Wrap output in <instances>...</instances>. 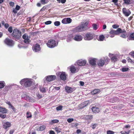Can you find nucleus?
I'll list each match as a JSON object with an SVG mask.
<instances>
[{"mask_svg":"<svg viewBox=\"0 0 134 134\" xmlns=\"http://www.w3.org/2000/svg\"><path fill=\"white\" fill-rule=\"evenodd\" d=\"M32 49L35 52H38L40 51L41 48L39 45L36 44L32 47Z\"/></svg>","mask_w":134,"mask_h":134,"instance_id":"nucleus-10","label":"nucleus"},{"mask_svg":"<svg viewBox=\"0 0 134 134\" xmlns=\"http://www.w3.org/2000/svg\"><path fill=\"white\" fill-rule=\"evenodd\" d=\"M13 12L14 13H16L17 12V10L16 9H14L13 10Z\"/></svg>","mask_w":134,"mask_h":134,"instance_id":"nucleus-60","label":"nucleus"},{"mask_svg":"<svg viewBox=\"0 0 134 134\" xmlns=\"http://www.w3.org/2000/svg\"><path fill=\"white\" fill-rule=\"evenodd\" d=\"M84 29V23H82L79 26L74 28L73 31L74 32H81L83 31Z\"/></svg>","mask_w":134,"mask_h":134,"instance_id":"nucleus-5","label":"nucleus"},{"mask_svg":"<svg viewBox=\"0 0 134 134\" xmlns=\"http://www.w3.org/2000/svg\"><path fill=\"white\" fill-rule=\"evenodd\" d=\"M117 56L114 55L111 58L112 61L113 62H115L117 60Z\"/></svg>","mask_w":134,"mask_h":134,"instance_id":"nucleus-27","label":"nucleus"},{"mask_svg":"<svg viewBox=\"0 0 134 134\" xmlns=\"http://www.w3.org/2000/svg\"><path fill=\"white\" fill-rule=\"evenodd\" d=\"M26 114L27 115V118H28L31 117V113L30 112H27L26 113Z\"/></svg>","mask_w":134,"mask_h":134,"instance_id":"nucleus-41","label":"nucleus"},{"mask_svg":"<svg viewBox=\"0 0 134 134\" xmlns=\"http://www.w3.org/2000/svg\"><path fill=\"white\" fill-rule=\"evenodd\" d=\"M14 130H11L10 132V134H12L14 132Z\"/></svg>","mask_w":134,"mask_h":134,"instance_id":"nucleus-64","label":"nucleus"},{"mask_svg":"<svg viewBox=\"0 0 134 134\" xmlns=\"http://www.w3.org/2000/svg\"><path fill=\"white\" fill-rule=\"evenodd\" d=\"M54 24L55 26H58L60 24V23L59 21H56L54 23Z\"/></svg>","mask_w":134,"mask_h":134,"instance_id":"nucleus-36","label":"nucleus"},{"mask_svg":"<svg viewBox=\"0 0 134 134\" xmlns=\"http://www.w3.org/2000/svg\"><path fill=\"white\" fill-rule=\"evenodd\" d=\"M74 37L72 34H70L68 36L66 39V41L68 42H69L71 41L72 40L74 39Z\"/></svg>","mask_w":134,"mask_h":134,"instance_id":"nucleus-20","label":"nucleus"},{"mask_svg":"<svg viewBox=\"0 0 134 134\" xmlns=\"http://www.w3.org/2000/svg\"><path fill=\"white\" fill-rule=\"evenodd\" d=\"M12 34L13 37L19 39L21 36V32L18 29H15L13 30Z\"/></svg>","mask_w":134,"mask_h":134,"instance_id":"nucleus-3","label":"nucleus"},{"mask_svg":"<svg viewBox=\"0 0 134 134\" xmlns=\"http://www.w3.org/2000/svg\"><path fill=\"white\" fill-rule=\"evenodd\" d=\"M56 78L55 75H49L46 77V79L48 81H51L54 80Z\"/></svg>","mask_w":134,"mask_h":134,"instance_id":"nucleus-12","label":"nucleus"},{"mask_svg":"<svg viewBox=\"0 0 134 134\" xmlns=\"http://www.w3.org/2000/svg\"><path fill=\"white\" fill-rule=\"evenodd\" d=\"M92 26L93 29L94 30H96L97 29V25L96 24H93Z\"/></svg>","mask_w":134,"mask_h":134,"instance_id":"nucleus-43","label":"nucleus"},{"mask_svg":"<svg viewBox=\"0 0 134 134\" xmlns=\"http://www.w3.org/2000/svg\"><path fill=\"white\" fill-rule=\"evenodd\" d=\"M4 42L6 44L9 46H12L14 45V43L13 41L9 39H6L4 41Z\"/></svg>","mask_w":134,"mask_h":134,"instance_id":"nucleus-8","label":"nucleus"},{"mask_svg":"<svg viewBox=\"0 0 134 134\" xmlns=\"http://www.w3.org/2000/svg\"><path fill=\"white\" fill-rule=\"evenodd\" d=\"M117 32L116 31H114V30H112L110 32V34H115L117 35Z\"/></svg>","mask_w":134,"mask_h":134,"instance_id":"nucleus-33","label":"nucleus"},{"mask_svg":"<svg viewBox=\"0 0 134 134\" xmlns=\"http://www.w3.org/2000/svg\"><path fill=\"white\" fill-rule=\"evenodd\" d=\"M77 63L78 65L82 66L84 64V61L82 59L79 60L77 61Z\"/></svg>","mask_w":134,"mask_h":134,"instance_id":"nucleus-24","label":"nucleus"},{"mask_svg":"<svg viewBox=\"0 0 134 134\" xmlns=\"http://www.w3.org/2000/svg\"><path fill=\"white\" fill-rule=\"evenodd\" d=\"M34 81L32 79L26 78L21 80L20 83V84H32L34 83Z\"/></svg>","mask_w":134,"mask_h":134,"instance_id":"nucleus-4","label":"nucleus"},{"mask_svg":"<svg viewBox=\"0 0 134 134\" xmlns=\"http://www.w3.org/2000/svg\"><path fill=\"white\" fill-rule=\"evenodd\" d=\"M25 98L27 101H29L30 102H32V100L28 96H26L25 97Z\"/></svg>","mask_w":134,"mask_h":134,"instance_id":"nucleus-32","label":"nucleus"},{"mask_svg":"<svg viewBox=\"0 0 134 134\" xmlns=\"http://www.w3.org/2000/svg\"><path fill=\"white\" fill-rule=\"evenodd\" d=\"M82 36L79 35H75L74 39L75 41H80L82 40Z\"/></svg>","mask_w":134,"mask_h":134,"instance_id":"nucleus-15","label":"nucleus"},{"mask_svg":"<svg viewBox=\"0 0 134 134\" xmlns=\"http://www.w3.org/2000/svg\"><path fill=\"white\" fill-rule=\"evenodd\" d=\"M109 61V59L108 58L106 57L103 59H101L98 60L97 61V65L99 66H103L105 63H107Z\"/></svg>","mask_w":134,"mask_h":134,"instance_id":"nucleus-2","label":"nucleus"},{"mask_svg":"<svg viewBox=\"0 0 134 134\" xmlns=\"http://www.w3.org/2000/svg\"><path fill=\"white\" fill-rule=\"evenodd\" d=\"M46 7L45 6H44L40 10V11H44L45 10V9H46Z\"/></svg>","mask_w":134,"mask_h":134,"instance_id":"nucleus-58","label":"nucleus"},{"mask_svg":"<svg viewBox=\"0 0 134 134\" xmlns=\"http://www.w3.org/2000/svg\"><path fill=\"white\" fill-rule=\"evenodd\" d=\"M49 134H55V132L54 131L51 130L50 131Z\"/></svg>","mask_w":134,"mask_h":134,"instance_id":"nucleus-62","label":"nucleus"},{"mask_svg":"<svg viewBox=\"0 0 134 134\" xmlns=\"http://www.w3.org/2000/svg\"><path fill=\"white\" fill-rule=\"evenodd\" d=\"M66 75L65 72H62L60 74V78L61 80L64 81L66 79Z\"/></svg>","mask_w":134,"mask_h":134,"instance_id":"nucleus-14","label":"nucleus"},{"mask_svg":"<svg viewBox=\"0 0 134 134\" xmlns=\"http://www.w3.org/2000/svg\"><path fill=\"white\" fill-rule=\"evenodd\" d=\"M40 91L43 93H45L46 92V90L45 88L42 87H40Z\"/></svg>","mask_w":134,"mask_h":134,"instance_id":"nucleus-29","label":"nucleus"},{"mask_svg":"<svg viewBox=\"0 0 134 134\" xmlns=\"http://www.w3.org/2000/svg\"><path fill=\"white\" fill-rule=\"evenodd\" d=\"M122 12L124 15L126 16H128L131 13L129 11L127 10L125 8L122 9Z\"/></svg>","mask_w":134,"mask_h":134,"instance_id":"nucleus-17","label":"nucleus"},{"mask_svg":"<svg viewBox=\"0 0 134 134\" xmlns=\"http://www.w3.org/2000/svg\"><path fill=\"white\" fill-rule=\"evenodd\" d=\"M55 130L58 133H59L60 132V131L59 130L57 127L55 128Z\"/></svg>","mask_w":134,"mask_h":134,"instance_id":"nucleus-53","label":"nucleus"},{"mask_svg":"<svg viewBox=\"0 0 134 134\" xmlns=\"http://www.w3.org/2000/svg\"><path fill=\"white\" fill-rule=\"evenodd\" d=\"M62 105H60L56 108V109L57 110H60L62 109Z\"/></svg>","mask_w":134,"mask_h":134,"instance_id":"nucleus-46","label":"nucleus"},{"mask_svg":"<svg viewBox=\"0 0 134 134\" xmlns=\"http://www.w3.org/2000/svg\"><path fill=\"white\" fill-rule=\"evenodd\" d=\"M92 111L95 113H98L99 111V109L96 107H92Z\"/></svg>","mask_w":134,"mask_h":134,"instance_id":"nucleus-19","label":"nucleus"},{"mask_svg":"<svg viewBox=\"0 0 134 134\" xmlns=\"http://www.w3.org/2000/svg\"><path fill=\"white\" fill-rule=\"evenodd\" d=\"M130 40H134V33H133L130 35Z\"/></svg>","mask_w":134,"mask_h":134,"instance_id":"nucleus-38","label":"nucleus"},{"mask_svg":"<svg viewBox=\"0 0 134 134\" xmlns=\"http://www.w3.org/2000/svg\"><path fill=\"white\" fill-rule=\"evenodd\" d=\"M89 23L88 21H86L85 23H84V30H86L89 29V27H88L87 25Z\"/></svg>","mask_w":134,"mask_h":134,"instance_id":"nucleus-25","label":"nucleus"},{"mask_svg":"<svg viewBox=\"0 0 134 134\" xmlns=\"http://www.w3.org/2000/svg\"><path fill=\"white\" fill-rule=\"evenodd\" d=\"M66 20L67 24H69L70 23L71 21L72 20L70 18H66Z\"/></svg>","mask_w":134,"mask_h":134,"instance_id":"nucleus-35","label":"nucleus"},{"mask_svg":"<svg viewBox=\"0 0 134 134\" xmlns=\"http://www.w3.org/2000/svg\"><path fill=\"white\" fill-rule=\"evenodd\" d=\"M58 44V42H56L53 40H49L46 44L47 46L49 48H53L57 46Z\"/></svg>","mask_w":134,"mask_h":134,"instance_id":"nucleus-1","label":"nucleus"},{"mask_svg":"<svg viewBox=\"0 0 134 134\" xmlns=\"http://www.w3.org/2000/svg\"><path fill=\"white\" fill-rule=\"evenodd\" d=\"M114 132L112 131L108 130L107 131V134H114Z\"/></svg>","mask_w":134,"mask_h":134,"instance_id":"nucleus-47","label":"nucleus"},{"mask_svg":"<svg viewBox=\"0 0 134 134\" xmlns=\"http://www.w3.org/2000/svg\"><path fill=\"white\" fill-rule=\"evenodd\" d=\"M6 103L7 104H8L9 106L12 104L10 101H7Z\"/></svg>","mask_w":134,"mask_h":134,"instance_id":"nucleus-63","label":"nucleus"},{"mask_svg":"<svg viewBox=\"0 0 134 134\" xmlns=\"http://www.w3.org/2000/svg\"><path fill=\"white\" fill-rule=\"evenodd\" d=\"M4 26L5 27V28L7 29L8 28V27H9V25L8 24H7H7H4Z\"/></svg>","mask_w":134,"mask_h":134,"instance_id":"nucleus-57","label":"nucleus"},{"mask_svg":"<svg viewBox=\"0 0 134 134\" xmlns=\"http://www.w3.org/2000/svg\"><path fill=\"white\" fill-rule=\"evenodd\" d=\"M6 115L5 114H0V117L2 119H4L6 118Z\"/></svg>","mask_w":134,"mask_h":134,"instance_id":"nucleus-39","label":"nucleus"},{"mask_svg":"<svg viewBox=\"0 0 134 134\" xmlns=\"http://www.w3.org/2000/svg\"><path fill=\"white\" fill-rule=\"evenodd\" d=\"M62 23L64 24H67V23L66 22V18L62 20Z\"/></svg>","mask_w":134,"mask_h":134,"instance_id":"nucleus-48","label":"nucleus"},{"mask_svg":"<svg viewBox=\"0 0 134 134\" xmlns=\"http://www.w3.org/2000/svg\"><path fill=\"white\" fill-rule=\"evenodd\" d=\"M37 97L39 98H41L42 97L41 95H40L38 93L37 94Z\"/></svg>","mask_w":134,"mask_h":134,"instance_id":"nucleus-55","label":"nucleus"},{"mask_svg":"<svg viewBox=\"0 0 134 134\" xmlns=\"http://www.w3.org/2000/svg\"><path fill=\"white\" fill-rule=\"evenodd\" d=\"M69 68L71 72L73 73L77 72L78 70L77 68L73 66H71L69 67Z\"/></svg>","mask_w":134,"mask_h":134,"instance_id":"nucleus-13","label":"nucleus"},{"mask_svg":"<svg viewBox=\"0 0 134 134\" xmlns=\"http://www.w3.org/2000/svg\"><path fill=\"white\" fill-rule=\"evenodd\" d=\"M117 32V35L118 34L120 33H122L125 32H126L125 30L123 29L122 30V29L120 28H118L116 30Z\"/></svg>","mask_w":134,"mask_h":134,"instance_id":"nucleus-21","label":"nucleus"},{"mask_svg":"<svg viewBox=\"0 0 134 134\" xmlns=\"http://www.w3.org/2000/svg\"><path fill=\"white\" fill-rule=\"evenodd\" d=\"M94 36V35L92 33L88 32L86 35L85 39L86 40H92Z\"/></svg>","mask_w":134,"mask_h":134,"instance_id":"nucleus-6","label":"nucleus"},{"mask_svg":"<svg viewBox=\"0 0 134 134\" xmlns=\"http://www.w3.org/2000/svg\"><path fill=\"white\" fill-rule=\"evenodd\" d=\"M104 38V35H101L99 36V38H97V40L99 41H102L103 40Z\"/></svg>","mask_w":134,"mask_h":134,"instance_id":"nucleus-26","label":"nucleus"},{"mask_svg":"<svg viewBox=\"0 0 134 134\" xmlns=\"http://www.w3.org/2000/svg\"><path fill=\"white\" fill-rule=\"evenodd\" d=\"M11 126V123L9 122H7L4 123L3 124V128L5 129H7L9 128Z\"/></svg>","mask_w":134,"mask_h":134,"instance_id":"nucleus-18","label":"nucleus"},{"mask_svg":"<svg viewBox=\"0 0 134 134\" xmlns=\"http://www.w3.org/2000/svg\"><path fill=\"white\" fill-rule=\"evenodd\" d=\"M8 31L10 33H12L13 31L12 27V26L10 27L8 29Z\"/></svg>","mask_w":134,"mask_h":134,"instance_id":"nucleus-42","label":"nucleus"},{"mask_svg":"<svg viewBox=\"0 0 134 134\" xmlns=\"http://www.w3.org/2000/svg\"><path fill=\"white\" fill-rule=\"evenodd\" d=\"M7 110L5 108L0 107V112L3 113H6L7 112Z\"/></svg>","mask_w":134,"mask_h":134,"instance_id":"nucleus-23","label":"nucleus"},{"mask_svg":"<svg viewBox=\"0 0 134 134\" xmlns=\"http://www.w3.org/2000/svg\"><path fill=\"white\" fill-rule=\"evenodd\" d=\"M74 119L73 118H69L67 120V121L69 123H71L74 121Z\"/></svg>","mask_w":134,"mask_h":134,"instance_id":"nucleus-45","label":"nucleus"},{"mask_svg":"<svg viewBox=\"0 0 134 134\" xmlns=\"http://www.w3.org/2000/svg\"><path fill=\"white\" fill-rule=\"evenodd\" d=\"M127 59L129 62H130L131 63L134 64V61H132L130 57H128L127 58Z\"/></svg>","mask_w":134,"mask_h":134,"instance_id":"nucleus-34","label":"nucleus"},{"mask_svg":"<svg viewBox=\"0 0 134 134\" xmlns=\"http://www.w3.org/2000/svg\"><path fill=\"white\" fill-rule=\"evenodd\" d=\"M59 121V120H53L52 121V122L53 123H57Z\"/></svg>","mask_w":134,"mask_h":134,"instance_id":"nucleus-52","label":"nucleus"},{"mask_svg":"<svg viewBox=\"0 0 134 134\" xmlns=\"http://www.w3.org/2000/svg\"><path fill=\"white\" fill-rule=\"evenodd\" d=\"M75 87H69L66 86L65 87V91L68 93H71L75 90Z\"/></svg>","mask_w":134,"mask_h":134,"instance_id":"nucleus-9","label":"nucleus"},{"mask_svg":"<svg viewBox=\"0 0 134 134\" xmlns=\"http://www.w3.org/2000/svg\"><path fill=\"white\" fill-rule=\"evenodd\" d=\"M100 91L99 89H94L91 92V94L93 95L95 94L99 93Z\"/></svg>","mask_w":134,"mask_h":134,"instance_id":"nucleus-22","label":"nucleus"},{"mask_svg":"<svg viewBox=\"0 0 134 134\" xmlns=\"http://www.w3.org/2000/svg\"><path fill=\"white\" fill-rule=\"evenodd\" d=\"M124 3L130 4L131 3V0H123Z\"/></svg>","mask_w":134,"mask_h":134,"instance_id":"nucleus-28","label":"nucleus"},{"mask_svg":"<svg viewBox=\"0 0 134 134\" xmlns=\"http://www.w3.org/2000/svg\"><path fill=\"white\" fill-rule=\"evenodd\" d=\"M129 70L128 68L124 67L122 68L121 70L122 72H125Z\"/></svg>","mask_w":134,"mask_h":134,"instance_id":"nucleus-37","label":"nucleus"},{"mask_svg":"<svg viewBox=\"0 0 134 134\" xmlns=\"http://www.w3.org/2000/svg\"><path fill=\"white\" fill-rule=\"evenodd\" d=\"M130 54L132 57L133 58H134V51H133L131 52L130 53Z\"/></svg>","mask_w":134,"mask_h":134,"instance_id":"nucleus-54","label":"nucleus"},{"mask_svg":"<svg viewBox=\"0 0 134 134\" xmlns=\"http://www.w3.org/2000/svg\"><path fill=\"white\" fill-rule=\"evenodd\" d=\"M89 104V102L88 101H86L84 102V107L86 106Z\"/></svg>","mask_w":134,"mask_h":134,"instance_id":"nucleus-49","label":"nucleus"},{"mask_svg":"<svg viewBox=\"0 0 134 134\" xmlns=\"http://www.w3.org/2000/svg\"><path fill=\"white\" fill-rule=\"evenodd\" d=\"M46 128V126L45 125H42L39 128V130L40 131H43Z\"/></svg>","mask_w":134,"mask_h":134,"instance_id":"nucleus-31","label":"nucleus"},{"mask_svg":"<svg viewBox=\"0 0 134 134\" xmlns=\"http://www.w3.org/2000/svg\"><path fill=\"white\" fill-rule=\"evenodd\" d=\"M52 21H47L45 23V24L46 25H48L50 24L51 23Z\"/></svg>","mask_w":134,"mask_h":134,"instance_id":"nucleus-51","label":"nucleus"},{"mask_svg":"<svg viewBox=\"0 0 134 134\" xmlns=\"http://www.w3.org/2000/svg\"><path fill=\"white\" fill-rule=\"evenodd\" d=\"M9 5L10 6L13 7L14 5V3L13 2H10L9 3Z\"/></svg>","mask_w":134,"mask_h":134,"instance_id":"nucleus-56","label":"nucleus"},{"mask_svg":"<svg viewBox=\"0 0 134 134\" xmlns=\"http://www.w3.org/2000/svg\"><path fill=\"white\" fill-rule=\"evenodd\" d=\"M41 2L42 4H45L47 3L48 2V0H41Z\"/></svg>","mask_w":134,"mask_h":134,"instance_id":"nucleus-30","label":"nucleus"},{"mask_svg":"<svg viewBox=\"0 0 134 134\" xmlns=\"http://www.w3.org/2000/svg\"><path fill=\"white\" fill-rule=\"evenodd\" d=\"M97 60L96 58L90 59L89 60V64L91 66L95 67L96 66V62Z\"/></svg>","mask_w":134,"mask_h":134,"instance_id":"nucleus-7","label":"nucleus"},{"mask_svg":"<svg viewBox=\"0 0 134 134\" xmlns=\"http://www.w3.org/2000/svg\"><path fill=\"white\" fill-rule=\"evenodd\" d=\"M119 27V25H117L116 24L113 25H112V27L116 29Z\"/></svg>","mask_w":134,"mask_h":134,"instance_id":"nucleus-50","label":"nucleus"},{"mask_svg":"<svg viewBox=\"0 0 134 134\" xmlns=\"http://www.w3.org/2000/svg\"><path fill=\"white\" fill-rule=\"evenodd\" d=\"M122 134H128L130 133V131H122L121 132Z\"/></svg>","mask_w":134,"mask_h":134,"instance_id":"nucleus-44","label":"nucleus"},{"mask_svg":"<svg viewBox=\"0 0 134 134\" xmlns=\"http://www.w3.org/2000/svg\"><path fill=\"white\" fill-rule=\"evenodd\" d=\"M23 38L24 39V42L25 43L27 44L29 43L30 42L29 40V38L28 37V35L26 34H25L23 36Z\"/></svg>","mask_w":134,"mask_h":134,"instance_id":"nucleus-11","label":"nucleus"},{"mask_svg":"<svg viewBox=\"0 0 134 134\" xmlns=\"http://www.w3.org/2000/svg\"><path fill=\"white\" fill-rule=\"evenodd\" d=\"M85 119L87 121L88 124L90 123L93 118V116L91 115H86L85 116Z\"/></svg>","mask_w":134,"mask_h":134,"instance_id":"nucleus-16","label":"nucleus"},{"mask_svg":"<svg viewBox=\"0 0 134 134\" xmlns=\"http://www.w3.org/2000/svg\"><path fill=\"white\" fill-rule=\"evenodd\" d=\"M4 86V84H0V88H3Z\"/></svg>","mask_w":134,"mask_h":134,"instance_id":"nucleus-61","label":"nucleus"},{"mask_svg":"<svg viewBox=\"0 0 134 134\" xmlns=\"http://www.w3.org/2000/svg\"><path fill=\"white\" fill-rule=\"evenodd\" d=\"M20 7L19 6H18V5H17L15 9L17 10H19L20 9Z\"/></svg>","mask_w":134,"mask_h":134,"instance_id":"nucleus-59","label":"nucleus"},{"mask_svg":"<svg viewBox=\"0 0 134 134\" xmlns=\"http://www.w3.org/2000/svg\"><path fill=\"white\" fill-rule=\"evenodd\" d=\"M97 125V124H93V123H92V127L93 129H94L96 128Z\"/></svg>","mask_w":134,"mask_h":134,"instance_id":"nucleus-40","label":"nucleus"}]
</instances>
